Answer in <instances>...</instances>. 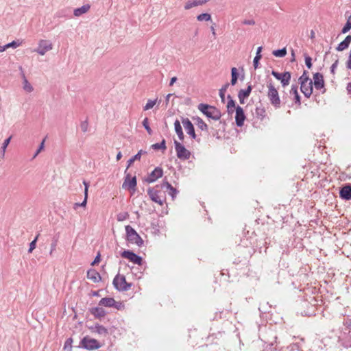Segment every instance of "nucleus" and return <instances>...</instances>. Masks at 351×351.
I'll return each instance as SVG.
<instances>
[{
  "label": "nucleus",
  "mask_w": 351,
  "mask_h": 351,
  "mask_svg": "<svg viewBox=\"0 0 351 351\" xmlns=\"http://www.w3.org/2000/svg\"><path fill=\"white\" fill-rule=\"evenodd\" d=\"M229 85H230L229 83H226L223 86H222V87L219 89V97L223 103L225 102V93H226L228 88L229 87Z\"/></svg>",
  "instance_id": "c9c22d12"
},
{
  "label": "nucleus",
  "mask_w": 351,
  "mask_h": 351,
  "mask_svg": "<svg viewBox=\"0 0 351 351\" xmlns=\"http://www.w3.org/2000/svg\"><path fill=\"white\" fill-rule=\"evenodd\" d=\"M339 196L342 199H351V184H346L339 191Z\"/></svg>",
  "instance_id": "dca6fc26"
},
{
  "label": "nucleus",
  "mask_w": 351,
  "mask_h": 351,
  "mask_svg": "<svg viewBox=\"0 0 351 351\" xmlns=\"http://www.w3.org/2000/svg\"><path fill=\"white\" fill-rule=\"evenodd\" d=\"M298 85L293 84L291 86V88L290 90V95L293 96V99L295 103L298 104L299 106L301 105L300 96L298 91Z\"/></svg>",
  "instance_id": "412c9836"
},
{
  "label": "nucleus",
  "mask_w": 351,
  "mask_h": 351,
  "mask_svg": "<svg viewBox=\"0 0 351 351\" xmlns=\"http://www.w3.org/2000/svg\"><path fill=\"white\" fill-rule=\"evenodd\" d=\"M300 90L306 97L309 98L313 93V81L301 84Z\"/></svg>",
  "instance_id": "2eb2a0df"
},
{
  "label": "nucleus",
  "mask_w": 351,
  "mask_h": 351,
  "mask_svg": "<svg viewBox=\"0 0 351 351\" xmlns=\"http://www.w3.org/2000/svg\"><path fill=\"white\" fill-rule=\"evenodd\" d=\"M305 64L308 69H311L312 67V59L308 55L304 56Z\"/></svg>",
  "instance_id": "8fccbe9b"
},
{
  "label": "nucleus",
  "mask_w": 351,
  "mask_h": 351,
  "mask_svg": "<svg viewBox=\"0 0 351 351\" xmlns=\"http://www.w3.org/2000/svg\"><path fill=\"white\" fill-rule=\"evenodd\" d=\"M174 146L178 158L181 160H188L190 158L191 152L182 143L174 140Z\"/></svg>",
  "instance_id": "423d86ee"
},
{
  "label": "nucleus",
  "mask_w": 351,
  "mask_h": 351,
  "mask_svg": "<svg viewBox=\"0 0 351 351\" xmlns=\"http://www.w3.org/2000/svg\"><path fill=\"white\" fill-rule=\"evenodd\" d=\"M197 126L202 131L208 132V127L204 121H201L199 123H197Z\"/></svg>",
  "instance_id": "de8ad7c7"
},
{
  "label": "nucleus",
  "mask_w": 351,
  "mask_h": 351,
  "mask_svg": "<svg viewBox=\"0 0 351 351\" xmlns=\"http://www.w3.org/2000/svg\"><path fill=\"white\" fill-rule=\"evenodd\" d=\"M44 143H45V140H43L42 141V143H40L39 147L38 148V149L36 150L34 156V158H35L40 152L41 150L43 149L44 147Z\"/></svg>",
  "instance_id": "5fc2aeb1"
},
{
  "label": "nucleus",
  "mask_w": 351,
  "mask_h": 351,
  "mask_svg": "<svg viewBox=\"0 0 351 351\" xmlns=\"http://www.w3.org/2000/svg\"><path fill=\"white\" fill-rule=\"evenodd\" d=\"M236 114H235V123L238 127H241L243 125L244 121L245 119V115L243 111V109L237 106L236 108Z\"/></svg>",
  "instance_id": "ddd939ff"
},
{
  "label": "nucleus",
  "mask_w": 351,
  "mask_h": 351,
  "mask_svg": "<svg viewBox=\"0 0 351 351\" xmlns=\"http://www.w3.org/2000/svg\"><path fill=\"white\" fill-rule=\"evenodd\" d=\"M163 175V170L161 167H156L146 178L145 181L148 183H152L157 179L161 178Z\"/></svg>",
  "instance_id": "9b49d317"
},
{
  "label": "nucleus",
  "mask_w": 351,
  "mask_h": 351,
  "mask_svg": "<svg viewBox=\"0 0 351 351\" xmlns=\"http://www.w3.org/2000/svg\"><path fill=\"white\" fill-rule=\"evenodd\" d=\"M147 152L145 151H143L142 149H141L136 154H135L133 157H132L131 158H130L128 160V166H127V169L125 171V173H126L128 169L132 165V163L135 161V160H140L141 159V155L143 154H146Z\"/></svg>",
  "instance_id": "7c9ffc66"
},
{
  "label": "nucleus",
  "mask_w": 351,
  "mask_h": 351,
  "mask_svg": "<svg viewBox=\"0 0 351 351\" xmlns=\"http://www.w3.org/2000/svg\"><path fill=\"white\" fill-rule=\"evenodd\" d=\"M161 189H166L169 191V195L171 196L172 199H174L176 195L178 193V191L172 186V185L169 183L167 181H164L160 184Z\"/></svg>",
  "instance_id": "a211bd4d"
},
{
  "label": "nucleus",
  "mask_w": 351,
  "mask_h": 351,
  "mask_svg": "<svg viewBox=\"0 0 351 351\" xmlns=\"http://www.w3.org/2000/svg\"><path fill=\"white\" fill-rule=\"evenodd\" d=\"M182 123L186 132L193 138L195 139L197 136L193 123L188 118H182Z\"/></svg>",
  "instance_id": "9d476101"
},
{
  "label": "nucleus",
  "mask_w": 351,
  "mask_h": 351,
  "mask_svg": "<svg viewBox=\"0 0 351 351\" xmlns=\"http://www.w3.org/2000/svg\"><path fill=\"white\" fill-rule=\"evenodd\" d=\"M317 291V289H316V287H312V286H310V287H306V288H304L303 289V292L304 293L305 295H308V293H315Z\"/></svg>",
  "instance_id": "a18cd8bd"
},
{
  "label": "nucleus",
  "mask_w": 351,
  "mask_h": 351,
  "mask_svg": "<svg viewBox=\"0 0 351 351\" xmlns=\"http://www.w3.org/2000/svg\"><path fill=\"white\" fill-rule=\"evenodd\" d=\"M262 50V47H258L256 51V56L254 58L253 60V65L254 69H257L258 66V62L260 59L261 58V51Z\"/></svg>",
  "instance_id": "2f4dec72"
},
{
  "label": "nucleus",
  "mask_w": 351,
  "mask_h": 351,
  "mask_svg": "<svg viewBox=\"0 0 351 351\" xmlns=\"http://www.w3.org/2000/svg\"><path fill=\"white\" fill-rule=\"evenodd\" d=\"M90 330L93 333L106 337L108 335V330L103 326L97 324L95 326L91 327Z\"/></svg>",
  "instance_id": "4be33fe9"
},
{
  "label": "nucleus",
  "mask_w": 351,
  "mask_h": 351,
  "mask_svg": "<svg viewBox=\"0 0 351 351\" xmlns=\"http://www.w3.org/2000/svg\"><path fill=\"white\" fill-rule=\"evenodd\" d=\"M231 75H232V78H231L230 84H231V85L234 86L236 84V83L237 82L238 75H239V74L237 73V69L235 67L232 68Z\"/></svg>",
  "instance_id": "f704fd0d"
},
{
  "label": "nucleus",
  "mask_w": 351,
  "mask_h": 351,
  "mask_svg": "<svg viewBox=\"0 0 351 351\" xmlns=\"http://www.w3.org/2000/svg\"><path fill=\"white\" fill-rule=\"evenodd\" d=\"M115 304V300L112 298H104L99 302V306H104L106 307H112Z\"/></svg>",
  "instance_id": "c85d7f7f"
},
{
  "label": "nucleus",
  "mask_w": 351,
  "mask_h": 351,
  "mask_svg": "<svg viewBox=\"0 0 351 351\" xmlns=\"http://www.w3.org/2000/svg\"><path fill=\"white\" fill-rule=\"evenodd\" d=\"M209 0H189L184 5L185 10H189L193 7L202 5L207 3Z\"/></svg>",
  "instance_id": "aec40b11"
},
{
  "label": "nucleus",
  "mask_w": 351,
  "mask_h": 351,
  "mask_svg": "<svg viewBox=\"0 0 351 351\" xmlns=\"http://www.w3.org/2000/svg\"><path fill=\"white\" fill-rule=\"evenodd\" d=\"M38 235L36 237V238L29 243V247L28 250V252L31 253L35 248L36 245V241L38 239Z\"/></svg>",
  "instance_id": "49530a36"
},
{
  "label": "nucleus",
  "mask_w": 351,
  "mask_h": 351,
  "mask_svg": "<svg viewBox=\"0 0 351 351\" xmlns=\"http://www.w3.org/2000/svg\"><path fill=\"white\" fill-rule=\"evenodd\" d=\"M99 261H100V254H98L97 255V256L95 258L94 261H93L92 265H94V264H95V263H99Z\"/></svg>",
  "instance_id": "052dcab7"
},
{
  "label": "nucleus",
  "mask_w": 351,
  "mask_h": 351,
  "mask_svg": "<svg viewBox=\"0 0 351 351\" xmlns=\"http://www.w3.org/2000/svg\"><path fill=\"white\" fill-rule=\"evenodd\" d=\"M112 285H125L130 286L132 285L131 283H128L125 280V278L124 276L117 275L112 281Z\"/></svg>",
  "instance_id": "393cba45"
},
{
  "label": "nucleus",
  "mask_w": 351,
  "mask_h": 351,
  "mask_svg": "<svg viewBox=\"0 0 351 351\" xmlns=\"http://www.w3.org/2000/svg\"><path fill=\"white\" fill-rule=\"evenodd\" d=\"M87 278L93 282H98L101 279L99 273L95 269H90L87 271Z\"/></svg>",
  "instance_id": "b1692460"
},
{
  "label": "nucleus",
  "mask_w": 351,
  "mask_h": 351,
  "mask_svg": "<svg viewBox=\"0 0 351 351\" xmlns=\"http://www.w3.org/2000/svg\"><path fill=\"white\" fill-rule=\"evenodd\" d=\"M158 185L153 188H149L147 190V194L153 202L162 206L165 202V197L164 195H161L162 192L160 190L158 189Z\"/></svg>",
  "instance_id": "20e7f679"
},
{
  "label": "nucleus",
  "mask_w": 351,
  "mask_h": 351,
  "mask_svg": "<svg viewBox=\"0 0 351 351\" xmlns=\"http://www.w3.org/2000/svg\"><path fill=\"white\" fill-rule=\"evenodd\" d=\"M193 120L195 121V123L197 125V123H199L201 121H203V119L199 117H193Z\"/></svg>",
  "instance_id": "bf43d9fd"
},
{
  "label": "nucleus",
  "mask_w": 351,
  "mask_h": 351,
  "mask_svg": "<svg viewBox=\"0 0 351 351\" xmlns=\"http://www.w3.org/2000/svg\"><path fill=\"white\" fill-rule=\"evenodd\" d=\"M142 123H143V125L144 128L147 132V133L149 134H152V130L151 128L149 127L148 118H145L143 119Z\"/></svg>",
  "instance_id": "c03bdc74"
},
{
  "label": "nucleus",
  "mask_w": 351,
  "mask_h": 351,
  "mask_svg": "<svg viewBox=\"0 0 351 351\" xmlns=\"http://www.w3.org/2000/svg\"><path fill=\"white\" fill-rule=\"evenodd\" d=\"M346 88H347L348 93H351V82H349Z\"/></svg>",
  "instance_id": "69168bd1"
},
{
  "label": "nucleus",
  "mask_w": 351,
  "mask_h": 351,
  "mask_svg": "<svg viewBox=\"0 0 351 351\" xmlns=\"http://www.w3.org/2000/svg\"><path fill=\"white\" fill-rule=\"evenodd\" d=\"M121 256L126 259H128L132 263L138 265H143V258L141 256L137 255L134 252L130 250H124L121 252Z\"/></svg>",
  "instance_id": "6e6552de"
},
{
  "label": "nucleus",
  "mask_w": 351,
  "mask_h": 351,
  "mask_svg": "<svg viewBox=\"0 0 351 351\" xmlns=\"http://www.w3.org/2000/svg\"><path fill=\"white\" fill-rule=\"evenodd\" d=\"M11 139H12V136L8 137V138H6L3 141V143L2 145H1V158H3L5 156V153L6 148L8 146L9 143H10Z\"/></svg>",
  "instance_id": "72a5a7b5"
},
{
  "label": "nucleus",
  "mask_w": 351,
  "mask_h": 351,
  "mask_svg": "<svg viewBox=\"0 0 351 351\" xmlns=\"http://www.w3.org/2000/svg\"><path fill=\"white\" fill-rule=\"evenodd\" d=\"M23 89L28 93H31L34 90L33 86L27 81V80L25 78V77H24V80H23Z\"/></svg>",
  "instance_id": "ea45409f"
},
{
  "label": "nucleus",
  "mask_w": 351,
  "mask_h": 351,
  "mask_svg": "<svg viewBox=\"0 0 351 351\" xmlns=\"http://www.w3.org/2000/svg\"><path fill=\"white\" fill-rule=\"evenodd\" d=\"M53 45L51 43L47 40H40L38 43V47L34 49V51L39 55L44 56L48 51L51 50Z\"/></svg>",
  "instance_id": "1a4fd4ad"
},
{
  "label": "nucleus",
  "mask_w": 351,
  "mask_h": 351,
  "mask_svg": "<svg viewBox=\"0 0 351 351\" xmlns=\"http://www.w3.org/2000/svg\"><path fill=\"white\" fill-rule=\"evenodd\" d=\"M268 88L267 97L271 104L276 108L278 109L280 107V99L277 88H275L271 80L267 82V85Z\"/></svg>",
  "instance_id": "f03ea898"
},
{
  "label": "nucleus",
  "mask_w": 351,
  "mask_h": 351,
  "mask_svg": "<svg viewBox=\"0 0 351 351\" xmlns=\"http://www.w3.org/2000/svg\"><path fill=\"white\" fill-rule=\"evenodd\" d=\"M90 8V5L89 4L83 5L80 8H75L73 11V14L75 16L79 17L82 14L86 13Z\"/></svg>",
  "instance_id": "a878e982"
},
{
  "label": "nucleus",
  "mask_w": 351,
  "mask_h": 351,
  "mask_svg": "<svg viewBox=\"0 0 351 351\" xmlns=\"http://www.w3.org/2000/svg\"><path fill=\"white\" fill-rule=\"evenodd\" d=\"M83 184L84 185V199L82 203H75L73 205V208L76 210L78 207H85L87 204V198H88V190L89 184L86 181L84 180Z\"/></svg>",
  "instance_id": "6ab92c4d"
},
{
  "label": "nucleus",
  "mask_w": 351,
  "mask_h": 351,
  "mask_svg": "<svg viewBox=\"0 0 351 351\" xmlns=\"http://www.w3.org/2000/svg\"><path fill=\"white\" fill-rule=\"evenodd\" d=\"M351 29V15L348 17L345 25L341 29L342 34H346L349 32Z\"/></svg>",
  "instance_id": "4c0bfd02"
},
{
  "label": "nucleus",
  "mask_w": 351,
  "mask_h": 351,
  "mask_svg": "<svg viewBox=\"0 0 351 351\" xmlns=\"http://www.w3.org/2000/svg\"><path fill=\"white\" fill-rule=\"evenodd\" d=\"M252 90V86L251 84H249L245 89H241L238 93V97L239 99V101L241 104H243L245 102V99H247Z\"/></svg>",
  "instance_id": "f3484780"
},
{
  "label": "nucleus",
  "mask_w": 351,
  "mask_h": 351,
  "mask_svg": "<svg viewBox=\"0 0 351 351\" xmlns=\"http://www.w3.org/2000/svg\"><path fill=\"white\" fill-rule=\"evenodd\" d=\"M152 148L154 150L162 149L165 151L167 149L166 141L162 139L160 143H155L152 145Z\"/></svg>",
  "instance_id": "473e14b6"
},
{
  "label": "nucleus",
  "mask_w": 351,
  "mask_h": 351,
  "mask_svg": "<svg viewBox=\"0 0 351 351\" xmlns=\"http://www.w3.org/2000/svg\"><path fill=\"white\" fill-rule=\"evenodd\" d=\"M197 108L209 119L217 121L219 120L221 117L220 110L215 106L205 104H199Z\"/></svg>",
  "instance_id": "f257e3e1"
},
{
  "label": "nucleus",
  "mask_w": 351,
  "mask_h": 351,
  "mask_svg": "<svg viewBox=\"0 0 351 351\" xmlns=\"http://www.w3.org/2000/svg\"><path fill=\"white\" fill-rule=\"evenodd\" d=\"M272 54L275 56L276 57H285L287 54V49L286 48H282L277 50H274L272 52Z\"/></svg>",
  "instance_id": "e433bc0d"
},
{
  "label": "nucleus",
  "mask_w": 351,
  "mask_h": 351,
  "mask_svg": "<svg viewBox=\"0 0 351 351\" xmlns=\"http://www.w3.org/2000/svg\"><path fill=\"white\" fill-rule=\"evenodd\" d=\"M71 343H72V339L71 338L68 339L65 342L64 347L66 348L68 346H71Z\"/></svg>",
  "instance_id": "e2e57ef3"
},
{
  "label": "nucleus",
  "mask_w": 351,
  "mask_h": 351,
  "mask_svg": "<svg viewBox=\"0 0 351 351\" xmlns=\"http://www.w3.org/2000/svg\"><path fill=\"white\" fill-rule=\"evenodd\" d=\"M91 313L97 318L104 317L106 315V311L100 306H97L93 308L91 310Z\"/></svg>",
  "instance_id": "bb28decb"
},
{
  "label": "nucleus",
  "mask_w": 351,
  "mask_h": 351,
  "mask_svg": "<svg viewBox=\"0 0 351 351\" xmlns=\"http://www.w3.org/2000/svg\"><path fill=\"white\" fill-rule=\"evenodd\" d=\"M122 157V154L121 152H118V154H117V160H119Z\"/></svg>",
  "instance_id": "774afa93"
},
{
  "label": "nucleus",
  "mask_w": 351,
  "mask_h": 351,
  "mask_svg": "<svg viewBox=\"0 0 351 351\" xmlns=\"http://www.w3.org/2000/svg\"><path fill=\"white\" fill-rule=\"evenodd\" d=\"M344 324L351 330V316L347 317Z\"/></svg>",
  "instance_id": "4d7b16f0"
},
{
  "label": "nucleus",
  "mask_w": 351,
  "mask_h": 351,
  "mask_svg": "<svg viewBox=\"0 0 351 351\" xmlns=\"http://www.w3.org/2000/svg\"><path fill=\"white\" fill-rule=\"evenodd\" d=\"M313 84H314L315 88L317 90H320L322 88H324V80L323 75L320 73H315L313 75Z\"/></svg>",
  "instance_id": "4468645a"
},
{
  "label": "nucleus",
  "mask_w": 351,
  "mask_h": 351,
  "mask_svg": "<svg viewBox=\"0 0 351 351\" xmlns=\"http://www.w3.org/2000/svg\"><path fill=\"white\" fill-rule=\"evenodd\" d=\"M80 128L83 132H86L88 129V122L87 120L82 121L80 124Z\"/></svg>",
  "instance_id": "09e8293b"
},
{
  "label": "nucleus",
  "mask_w": 351,
  "mask_h": 351,
  "mask_svg": "<svg viewBox=\"0 0 351 351\" xmlns=\"http://www.w3.org/2000/svg\"><path fill=\"white\" fill-rule=\"evenodd\" d=\"M243 24L247 25H254L255 21L253 19H245L243 21Z\"/></svg>",
  "instance_id": "6e6d98bb"
},
{
  "label": "nucleus",
  "mask_w": 351,
  "mask_h": 351,
  "mask_svg": "<svg viewBox=\"0 0 351 351\" xmlns=\"http://www.w3.org/2000/svg\"><path fill=\"white\" fill-rule=\"evenodd\" d=\"M126 232V240L132 244H135L138 247H142L144 241L137 232L130 225L125 227Z\"/></svg>",
  "instance_id": "7ed1b4c3"
},
{
  "label": "nucleus",
  "mask_w": 351,
  "mask_h": 351,
  "mask_svg": "<svg viewBox=\"0 0 351 351\" xmlns=\"http://www.w3.org/2000/svg\"><path fill=\"white\" fill-rule=\"evenodd\" d=\"M80 346L85 349L92 350L100 348L101 345L95 339L86 336L81 340Z\"/></svg>",
  "instance_id": "39448f33"
},
{
  "label": "nucleus",
  "mask_w": 351,
  "mask_h": 351,
  "mask_svg": "<svg viewBox=\"0 0 351 351\" xmlns=\"http://www.w3.org/2000/svg\"><path fill=\"white\" fill-rule=\"evenodd\" d=\"M197 19L199 21H208L211 19V16L210 14L208 13H202L197 16Z\"/></svg>",
  "instance_id": "58836bf2"
},
{
  "label": "nucleus",
  "mask_w": 351,
  "mask_h": 351,
  "mask_svg": "<svg viewBox=\"0 0 351 351\" xmlns=\"http://www.w3.org/2000/svg\"><path fill=\"white\" fill-rule=\"evenodd\" d=\"M137 184L136 176L131 177L130 174H126L125 180L123 184V188H127L128 189L135 190Z\"/></svg>",
  "instance_id": "f8f14e48"
},
{
  "label": "nucleus",
  "mask_w": 351,
  "mask_h": 351,
  "mask_svg": "<svg viewBox=\"0 0 351 351\" xmlns=\"http://www.w3.org/2000/svg\"><path fill=\"white\" fill-rule=\"evenodd\" d=\"M351 43V35H348L345 39L341 42L337 47H336V50L338 51H341L347 49Z\"/></svg>",
  "instance_id": "5701e85b"
},
{
  "label": "nucleus",
  "mask_w": 351,
  "mask_h": 351,
  "mask_svg": "<svg viewBox=\"0 0 351 351\" xmlns=\"http://www.w3.org/2000/svg\"><path fill=\"white\" fill-rule=\"evenodd\" d=\"M228 104H227V109H228V112L229 114H232L233 113V112L234 110H236V105H235V101L232 99V97L228 95Z\"/></svg>",
  "instance_id": "c756f323"
},
{
  "label": "nucleus",
  "mask_w": 351,
  "mask_h": 351,
  "mask_svg": "<svg viewBox=\"0 0 351 351\" xmlns=\"http://www.w3.org/2000/svg\"><path fill=\"white\" fill-rule=\"evenodd\" d=\"M177 80L178 79L176 77H171L170 82H169V86H173V84L177 81Z\"/></svg>",
  "instance_id": "0e129e2a"
},
{
  "label": "nucleus",
  "mask_w": 351,
  "mask_h": 351,
  "mask_svg": "<svg viewBox=\"0 0 351 351\" xmlns=\"http://www.w3.org/2000/svg\"><path fill=\"white\" fill-rule=\"evenodd\" d=\"M311 80L308 77L307 75V72L304 71L302 73V75L299 78V82L300 83V85L302 84H304L307 82L311 81Z\"/></svg>",
  "instance_id": "a19ab883"
},
{
  "label": "nucleus",
  "mask_w": 351,
  "mask_h": 351,
  "mask_svg": "<svg viewBox=\"0 0 351 351\" xmlns=\"http://www.w3.org/2000/svg\"><path fill=\"white\" fill-rule=\"evenodd\" d=\"M271 75L278 80H280L282 87H286L289 84L291 75L289 71H285L284 73H278L276 71H271Z\"/></svg>",
  "instance_id": "0eeeda50"
},
{
  "label": "nucleus",
  "mask_w": 351,
  "mask_h": 351,
  "mask_svg": "<svg viewBox=\"0 0 351 351\" xmlns=\"http://www.w3.org/2000/svg\"><path fill=\"white\" fill-rule=\"evenodd\" d=\"M157 99L151 100L149 99L146 104V105L143 107L144 110H148L152 108L155 104H156Z\"/></svg>",
  "instance_id": "79ce46f5"
},
{
  "label": "nucleus",
  "mask_w": 351,
  "mask_h": 351,
  "mask_svg": "<svg viewBox=\"0 0 351 351\" xmlns=\"http://www.w3.org/2000/svg\"><path fill=\"white\" fill-rule=\"evenodd\" d=\"M338 62H339V61H338V60H336V61H335V62L331 65V66H330V72H331V73L335 74V70H336V69H337V65H338Z\"/></svg>",
  "instance_id": "603ef678"
},
{
  "label": "nucleus",
  "mask_w": 351,
  "mask_h": 351,
  "mask_svg": "<svg viewBox=\"0 0 351 351\" xmlns=\"http://www.w3.org/2000/svg\"><path fill=\"white\" fill-rule=\"evenodd\" d=\"M21 44H22V41H21L19 40H13L11 43L6 44V47H8V48L12 47V48L15 49V48L19 47Z\"/></svg>",
  "instance_id": "37998d69"
},
{
  "label": "nucleus",
  "mask_w": 351,
  "mask_h": 351,
  "mask_svg": "<svg viewBox=\"0 0 351 351\" xmlns=\"http://www.w3.org/2000/svg\"><path fill=\"white\" fill-rule=\"evenodd\" d=\"M7 49H8V47H6V45H5L3 46H0V52H3V51H5Z\"/></svg>",
  "instance_id": "338daca9"
},
{
  "label": "nucleus",
  "mask_w": 351,
  "mask_h": 351,
  "mask_svg": "<svg viewBox=\"0 0 351 351\" xmlns=\"http://www.w3.org/2000/svg\"><path fill=\"white\" fill-rule=\"evenodd\" d=\"M119 291H126L130 289L131 287H115Z\"/></svg>",
  "instance_id": "13d9d810"
},
{
  "label": "nucleus",
  "mask_w": 351,
  "mask_h": 351,
  "mask_svg": "<svg viewBox=\"0 0 351 351\" xmlns=\"http://www.w3.org/2000/svg\"><path fill=\"white\" fill-rule=\"evenodd\" d=\"M173 95V94L171 93H169L167 96H166V98H165V104L166 106L168 105L169 104V99L170 97Z\"/></svg>",
  "instance_id": "680f3d73"
},
{
  "label": "nucleus",
  "mask_w": 351,
  "mask_h": 351,
  "mask_svg": "<svg viewBox=\"0 0 351 351\" xmlns=\"http://www.w3.org/2000/svg\"><path fill=\"white\" fill-rule=\"evenodd\" d=\"M112 307H114L117 310H123L124 309V304L121 302L115 301V304H114Z\"/></svg>",
  "instance_id": "3c124183"
},
{
  "label": "nucleus",
  "mask_w": 351,
  "mask_h": 351,
  "mask_svg": "<svg viewBox=\"0 0 351 351\" xmlns=\"http://www.w3.org/2000/svg\"><path fill=\"white\" fill-rule=\"evenodd\" d=\"M175 131L181 141H183L184 136L182 132V128L179 120L176 119L174 122Z\"/></svg>",
  "instance_id": "cd10ccee"
},
{
  "label": "nucleus",
  "mask_w": 351,
  "mask_h": 351,
  "mask_svg": "<svg viewBox=\"0 0 351 351\" xmlns=\"http://www.w3.org/2000/svg\"><path fill=\"white\" fill-rule=\"evenodd\" d=\"M56 246H57V240H54L51 243V250H50V254L51 255L53 252H54L56 249Z\"/></svg>",
  "instance_id": "864d4df0"
}]
</instances>
